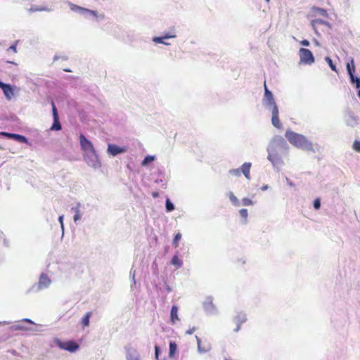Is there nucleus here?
Returning a JSON list of instances; mask_svg holds the SVG:
<instances>
[{"instance_id":"obj_1","label":"nucleus","mask_w":360,"mask_h":360,"mask_svg":"<svg viewBox=\"0 0 360 360\" xmlns=\"http://www.w3.org/2000/svg\"><path fill=\"white\" fill-rule=\"evenodd\" d=\"M289 147L283 138L273 141L268 148V160L274 167L284 165L283 158L288 155Z\"/></svg>"},{"instance_id":"obj_2","label":"nucleus","mask_w":360,"mask_h":360,"mask_svg":"<svg viewBox=\"0 0 360 360\" xmlns=\"http://www.w3.org/2000/svg\"><path fill=\"white\" fill-rule=\"evenodd\" d=\"M285 137L292 145L297 148L303 150L312 149V144L308 141L304 136L302 134L287 130L285 132Z\"/></svg>"},{"instance_id":"obj_3","label":"nucleus","mask_w":360,"mask_h":360,"mask_svg":"<svg viewBox=\"0 0 360 360\" xmlns=\"http://www.w3.org/2000/svg\"><path fill=\"white\" fill-rule=\"evenodd\" d=\"M300 63L311 65L314 63V57L312 52L307 49L301 48L299 50Z\"/></svg>"},{"instance_id":"obj_4","label":"nucleus","mask_w":360,"mask_h":360,"mask_svg":"<svg viewBox=\"0 0 360 360\" xmlns=\"http://www.w3.org/2000/svg\"><path fill=\"white\" fill-rule=\"evenodd\" d=\"M79 142L82 149L86 153H90L91 154L96 156L95 148L92 143L88 140L84 135L81 134L79 136Z\"/></svg>"},{"instance_id":"obj_5","label":"nucleus","mask_w":360,"mask_h":360,"mask_svg":"<svg viewBox=\"0 0 360 360\" xmlns=\"http://www.w3.org/2000/svg\"><path fill=\"white\" fill-rule=\"evenodd\" d=\"M57 345L63 349L74 352L79 348V345L74 341L61 342L60 340L56 341Z\"/></svg>"},{"instance_id":"obj_6","label":"nucleus","mask_w":360,"mask_h":360,"mask_svg":"<svg viewBox=\"0 0 360 360\" xmlns=\"http://www.w3.org/2000/svg\"><path fill=\"white\" fill-rule=\"evenodd\" d=\"M52 105V113L53 117V123L52 127H51V130L59 131L61 129V124L59 122V117L58 115L57 108L53 102L51 103Z\"/></svg>"},{"instance_id":"obj_7","label":"nucleus","mask_w":360,"mask_h":360,"mask_svg":"<svg viewBox=\"0 0 360 360\" xmlns=\"http://www.w3.org/2000/svg\"><path fill=\"white\" fill-rule=\"evenodd\" d=\"M203 308L206 312L212 314L216 311V307L212 297H207L203 302Z\"/></svg>"},{"instance_id":"obj_8","label":"nucleus","mask_w":360,"mask_h":360,"mask_svg":"<svg viewBox=\"0 0 360 360\" xmlns=\"http://www.w3.org/2000/svg\"><path fill=\"white\" fill-rule=\"evenodd\" d=\"M70 7L71 10H72V11H79L83 14L88 13V14L93 15L95 18L98 17L97 12L95 11L85 8L79 6L72 4V3H70Z\"/></svg>"},{"instance_id":"obj_9","label":"nucleus","mask_w":360,"mask_h":360,"mask_svg":"<svg viewBox=\"0 0 360 360\" xmlns=\"http://www.w3.org/2000/svg\"><path fill=\"white\" fill-rule=\"evenodd\" d=\"M264 100L266 103L273 108L274 106H277L276 102L274 101V96L272 93L268 89L266 82H264Z\"/></svg>"},{"instance_id":"obj_10","label":"nucleus","mask_w":360,"mask_h":360,"mask_svg":"<svg viewBox=\"0 0 360 360\" xmlns=\"http://www.w3.org/2000/svg\"><path fill=\"white\" fill-rule=\"evenodd\" d=\"M271 122L277 129H281L282 127V124L278 117V108L277 106H274V108H272Z\"/></svg>"},{"instance_id":"obj_11","label":"nucleus","mask_w":360,"mask_h":360,"mask_svg":"<svg viewBox=\"0 0 360 360\" xmlns=\"http://www.w3.org/2000/svg\"><path fill=\"white\" fill-rule=\"evenodd\" d=\"M0 88L3 90V92L8 100H11L13 95V90L10 84H4L0 81Z\"/></svg>"},{"instance_id":"obj_12","label":"nucleus","mask_w":360,"mask_h":360,"mask_svg":"<svg viewBox=\"0 0 360 360\" xmlns=\"http://www.w3.org/2000/svg\"><path fill=\"white\" fill-rule=\"evenodd\" d=\"M176 37V34L174 33L171 34H165L162 37H155L153 39V41L157 44H163L165 45H169V43L165 41V39L174 38Z\"/></svg>"},{"instance_id":"obj_13","label":"nucleus","mask_w":360,"mask_h":360,"mask_svg":"<svg viewBox=\"0 0 360 360\" xmlns=\"http://www.w3.org/2000/svg\"><path fill=\"white\" fill-rule=\"evenodd\" d=\"M125 150V148H120L114 144H109L108 146V152L113 156L124 153Z\"/></svg>"},{"instance_id":"obj_14","label":"nucleus","mask_w":360,"mask_h":360,"mask_svg":"<svg viewBox=\"0 0 360 360\" xmlns=\"http://www.w3.org/2000/svg\"><path fill=\"white\" fill-rule=\"evenodd\" d=\"M251 166H252V165L250 162H245L244 164L242 165V166L240 169V174L243 173L248 180H250L251 179V177H250Z\"/></svg>"},{"instance_id":"obj_15","label":"nucleus","mask_w":360,"mask_h":360,"mask_svg":"<svg viewBox=\"0 0 360 360\" xmlns=\"http://www.w3.org/2000/svg\"><path fill=\"white\" fill-rule=\"evenodd\" d=\"M50 283H51V281L49 278V277L47 276V275L41 274V276H40L39 283H38V288H43L48 287L49 285L50 284Z\"/></svg>"},{"instance_id":"obj_16","label":"nucleus","mask_w":360,"mask_h":360,"mask_svg":"<svg viewBox=\"0 0 360 360\" xmlns=\"http://www.w3.org/2000/svg\"><path fill=\"white\" fill-rule=\"evenodd\" d=\"M311 12L313 13L314 15H320L325 18H328V12L326 9L321 8L319 7L313 6L311 8Z\"/></svg>"},{"instance_id":"obj_17","label":"nucleus","mask_w":360,"mask_h":360,"mask_svg":"<svg viewBox=\"0 0 360 360\" xmlns=\"http://www.w3.org/2000/svg\"><path fill=\"white\" fill-rule=\"evenodd\" d=\"M170 317L171 322L172 323H175L176 321H179V318L178 316V307L175 305L172 306L171 309Z\"/></svg>"},{"instance_id":"obj_18","label":"nucleus","mask_w":360,"mask_h":360,"mask_svg":"<svg viewBox=\"0 0 360 360\" xmlns=\"http://www.w3.org/2000/svg\"><path fill=\"white\" fill-rule=\"evenodd\" d=\"M311 25L314 30V32L318 34V32H317V27L320 25H328V23L327 22H325L322 20H320V19H314V20H312L311 22Z\"/></svg>"},{"instance_id":"obj_19","label":"nucleus","mask_w":360,"mask_h":360,"mask_svg":"<svg viewBox=\"0 0 360 360\" xmlns=\"http://www.w3.org/2000/svg\"><path fill=\"white\" fill-rule=\"evenodd\" d=\"M349 75L351 82L352 83H355L356 84V89L360 88V79L358 78V77H354V72H350V74H349Z\"/></svg>"},{"instance_id":"obj_20","label":"nucleus","mask_w":360,"mask_h":360,"mask_svg":"<svg viewBox=\"0 0 360 360\" xmlns=\"http://www.w3.org/2000/svg\"><path fill=\"white\" fill-rule=\"evenodd\" d=\"M176 349H177V347H176V343L174 342H169V356H173L174 355V354L176 352Z\"/></svg>"},{"instance_id":"obj_21","label":"nucleus","mask_w":360,"mask_h":360,"mask_svg":"<svg viewBox=\"0 0 360 360\" xmlns=\"http://www.w3.org/2000/svg\"><path fill=\"white\" fill-rule=\"evenodd\" d=\"M91 316V312H87L82 319V323L84 326H88L89 325V319Z\"/></svg>"},{"instance_id":"obj_22","label":"nucleus","mask_w":360,"mask_h":360,"mask_svg":"<svg viewBox=\"0 0 360 360\" xmlns=\"http://www.w3.org/2000/svg\"><path fill=\"white\" fill-rule=\"evenodd\" d=\"M171 263L176 266L177 268H179L182 265V262H181V260L179 259V258L178 257L177 255H174L172 258V261H171Z\"/></svg>"},{"instance_id":"obj_23","label":"nucleus","mask_w":360,"mask_h":360,"mask_svg":"<svg viewBox=\"0 0 360 360\" xmlns=\"http://www.w3.org/2000/svg\"><path fill=\"white\" fill-rule=\"evenodd\" d=\"M13 139L15 141H17L18 142H20V143H27V139L25 136L20 135V134H14Z\"/></svg>"},{"instance_id":"obj_24","label":"nucleus","mask_w":360,"mask_h":360,"mask_svg":"<svg viewBox=\"0 0 360 360\" xmlns=\"http://www.w3.org/2000/svg\"><path fill=\"white\" fill-rule=\"evenodd\" d=\"M127 360H139V355L136 352H129L127 354Z\"/></svg>"},{"instance_id":"obj_25","label":"nucleus","mask_w":360,"mask_h":360,"mask_svg":"<svg viewBox=\"0 0 360 360\" xmlns=\"http://www.w3.org/2000/svg\"><path fill=\"white\" fill-rule=\"evenodd\" d=\"M347 70L348 72V74H350V72H354L355 71V66L354 63V60L352 59L350 63H347Z\"/></svg>"},{"instance_id":"obj_26","label":"nucleus","mask_w":360,"mask_h":360,"mask_svg":"<svg viewBox=\"0 0 360 360\" xmlns=\"http://www.w3.org/2000/svg\"><path fill=\"white\" fill-rule=\"evenodd\" d=\"M326 61L329 65L330 68L332 70L335 71V72H338V70L336 69V66L333 64V60L329 56H326L325 58Z\"/></svg>"},{"instance_id":"obj_27","label":"nucleus","mask_w":360,"mask_h":360,"mask_svg":"<svg viewBox=\"0 0 360 360\" xmlns=\"http://www.w3.org/2000/svg\"><path fill=\"white\" fill-rule=\"evenodd\" d=\"M154 160V157L150 155H147L145 157L144 160L142 161L141 165L143 166L147 165L148 163L153 162Z\"/></svg>"},{"instance_id":"obj_28","label":"nucleus","mask_w":360,"mask_h":360,"mask_svg":"<svg viewBox=\"0 0 360 360\" xmlns=\"http://www.w3.org/2000/svg\"><path fill=\"white\" fill-rule=\"evenodd\" d=\"M166 209L167 212H172L174 210V206L169 198L166 200Z\"/></svg>"},{"instance_id":"obj_29","label":"nucleus","mask_w":360,"mask_h":360,"mask_svg":"<svg viewBox=\"0 0 360 360\" xmlns=\"http://www.w3.org/2000/svg\"><path fill=\"white\" fill-rule=\"evenodd\" d=\"M229 198H230V200L233 203V205H235L236 206L239 205V201H238V198L231 192H230V193H229Z\"/></svg>"},{"instance_id":"obj_30","label":"nucleus","mask_w":360,"mask_h":360,"mask_svg":"<svg viewBox=\"0 0 360 360\" xmlns=\"http://www.w3.org/2000/svg\"><path fill=\"white\" fill-rule=\"evenodd\" d=\"M242 202H243V205H244V206H250L253 204L252 200L248 198H243Z\"/></svg>"},{"instance_id":"obj_31","label":"nucleus","mask_w":360,"mask_h":360,"mask_svg":"<svg viewBox=\"0 0 360 360\" xmlns=\"http://www.w3.org/2000/svg\"><path fill=\"white\" fill-rule=\"evenodd\" d=\"M353 149L356 152H360V141L355 140L352 146Z\"/></svg>"},{"instance_id":"obj_32","label":"nucleus","mask_w":360,"mask_h":360,"mask_svg":"<svg viewBox=\"0 0 360 360\" xmlns=\"http://www.w3.org/2000/svg\"><path fill=\"white\" fill-rule=\"evenodd\" d=\"M239 213H240V216L245 219V221H246L248 216V210L247 209H241L239 211Z\"/></svg>"},{"instance_id":"obj_33","label":"nucleus","mask_w":360,"mask_h":360,"mask_svg":"<svg viewBox=\"0 0 360 360\" xmlns=\"http://www.w3.org/2000/svg\"><path fill=\"white\" fill-rule=\"evenodd\" d=\"M181 234L180 233H177L175 235L174 240H173V243H174V246L177 247L178 242L181 239Z\"/></svg>"},{"instance_id":"obj_34","label":"nucleus","mask_w":360,"mask_h":360,"mask_svg":"<svg viewBox=\"0 0 360 360\" xmlns=\"http://www.w3.org/2000/svg\"><path fill=\"white\" fill-rule=\"evenodd\" d=\"M229 173L233 176H240V169H231L229 171Z\"/></svg>"},{"instance_id":"obj_35","label":"nucleus","mask_w":360,"mask_h":360,"mask_svg":"<svg viewBox=\"0 0 360 360\" xmlns=\"http://www.w3.org/2000/svg\"><path fill=\"white\" fill-rule=\"evenodd\" d=\"M46 9L44 8H39V7H37V6H32L30 8V11L31 12H35V11H45Z\"/></svg>"},{"instance_id":"obj_36","label":"nucleus","mask_w":360,"mask_h":360,"mask_svg":"<svg viewBox=\"0 0 360 360\" xmlns=\"http://www.w3.org/2000/svg\"><path fill=\"white\" fill-rule=\"evenodd\" d=\"M1 135L2 136H4L8 139H13V136L15 134H12V133H8V132H1L0 133Z\"/></svg>"},{"instance_id":"obj_37","label":"nucleus","mask_w":360,"mask_h":360,"mask_svg":"<svg viewBox=\"0 0 360 360\" xmlns=\"http://www.w3.org/2000/svg\"><path fill=\"white\" fill-rule=\"evenodd\" d=\"M314 207L316 210H319L321 207V202L319 199H316L314 202Z\"/></svg>"},{"instance_id":"obj_38","label":"nucleus","mask_w":360,"mask_h":360,"mask_svg":"<svg viewBox=\"0 0 360 360\" xmlns=\"http://www.w3.org/2000/svg\"><path fill=\"white\" fill-rule=\"evenodd\" d=\"M300 44H302V46H309L310 43L308 40L307 39H303L302 41H300Z\"/></svg>"},{"instance_id":"obj_39","label":"nucleus","mask_w":360,"mask_h":360,"mask_svg":"<svg viewBox=\"0 0 360 360\" xmlns=\"http://www.w3.org/2000/svg\"><path fill=\"white\" fill-rule=\"evenodd\" d=\"M8 50H11V51H13L14 53H16V52H17V49H16V44H13L12 46H11L8 48Z\"/></svg>"},{"instance_id":"obj_40","label":"nucleus","mask_w":360,"mask_h":360,"mask_svg":"<svg viewBox=\"0 0 360 360\" xmlns=\"http://www.w3.org/2000/svg\"><path fill=\"white\" fill-rule=\"evenodd\" d=\"M79 219H80V215L79 214V211L77 210L76 214L74 216V221H77Z\"/></svg>"},{"instance_id":"obj_41","label":"nucleus","mask_w":360,"mask_h":360,"mask_svg":"<svg viewBox=\"0 0 360 360\" xmlns=\"http://www.w3.org/2000/svg\"><path fill=\"white\" fill-rule=\"evenodd\" d=\"M155 357L156 359L158 358V352H159V347L158 346L155 347Z\"/></svg>"},{"instance_id":"obj_42","label":"nucleus","mask_w":360,"mask_h":360,"mask_svg":"<svg viewBox=\"0 0 360 360\" xmlns=\"http://www.w3.org/2000/svg\"><path fill=\"white\" fill-rule=\"evenodd\" d=\"M58 219H59V221H60V223L61 224V226L63 227V216H60Z\"/></svg>"},{"instance_id":"obj_43","label":"nucleus","mask_w":360,"mask_h":360,"mask_svg":"<svg viewBox=\"0 0 360 360\" xmlns=\"http://www.w3.org/2000/svg\"><path fill=\"white\" fill-rule=\"evenodd\" d=\"M195 328H193L192 329H190L188 331H186V333L191 335L195 331Z\"/></svg>"},{"instance_id":"obj_44","label":"nucleus","mask_w":360,"mask_h":360,"mask_svg":"<svg viewBox=\"0 0 360 360\" xmlns=\"http://www.w3.org/2000/svg\"><path fill=\"white\" fill-rule=\"evenodd\" d=\"M152 196H153V198H158V197L159 196V194H158V192H153V193H152Z\"/></svg>"},{"instance_id":"obj_45","label":"nucleus","mask_w":360,"mask_h":360,"mask_svg":"<svg viewBox=\"0 0 360 360\" xmlns=\"http://www.w3.org/2000/svg\"><path fill=\"white\" fill-rule=\"evenodd\" d=\"M287 181H288V184L289 186H294V184L292 182L290 181L288 179H287Z\"/></svg>"},{"instance_id":"obj_46","label":"nucleus","mask_w":360,"mask_h":360,"mask_svg":"<svg viewBox=\"0 0 360 360\" xmlns=\"http://www.w3.org/2000/svg\"><path fill=\"white\" fill-rule=\"evenodd\" d=\"M10 352H11L12 354H14V355H15V354H16V353H17V352H16L15 350H14V349L11 350V351H10Z\"/></svg>"},{"instance_id":"obj_47","label":"nucleus","mask_w":360,"mask_h":360,"mask_svg":"<svg viewBox=\"0 0 360 360\" xmlns=\"http://www.w3.org/2000/svg\"><path fill=\"white\" fill-rule=\"evenodd\" d=\"M198 348L199 349H200V340L198 339Z\"/></svg>"},{"instance_id":"obj_48","label":"nucleus","mask_w":360,"mask_h":360,"mask_svg":"<svg viewBox=\"0 0 360 360\" xmlns=\"http://www.w3.org/2000/svg\"><path fill=\"white\" fill-rule=\"evenodd\" d=\"M358 96L360 98V91H359V92H358Z\"/></svg>"},{"instance_id":"obj_49","label":"nucleus","mask_w":360,"mask_h":360,"mask_svg":"<svg viewBox=\"0 0 360 360\" xmlns=\"http://www.w3.org/2000/svg\"><path fill=\"white\" fill-rule=\"evenodd\" d=\"M266 1L267 2H269V0H266Z\"/></svg>"}]
</instances>
